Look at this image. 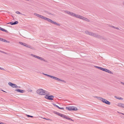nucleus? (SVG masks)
<instances>
[{
    "label": "nucleus",
    "instance_id": "22",
    "mask_svg": "<svg viewBox=\"0 0 124 124\" xmlns=\"http://www.w3.org/2000/svg\"><path fill=\"white\" fill-rule=\"evenodd\" d=\"M1 31H3L7 33H8V31L7 30H5L3 28L2 29Z\"/></svg>",
    "mask_w": 124,
    "mask_h": 124
},
{
    "label": "nucleus",
    "instance_id": "31",
    "mask_svg": "<svg viewBox=\"0 0 124 124\" xmlns=\"http://www.w3.org/2000/svg\"><path fill=\"white\" fill-rule=\"evenodd\" d=\"M16 13L18 14H21L20 12L19 11H16Z\"/></svg>",
    "mask_w": 124,
    "mask_h": 124
},
{
    "label": "nucleus",
    "instance_id": "46",
    "mask_svg": "<svg viewBox=\"0 0 124 124\" xmlns=\"http://www.w3.org/2000/svg\"><path fill=\"white\" fill-rule=\"evenodd\" d=\"M44 118V119H46V118Z\"/></svg>",
    "mask_w": 124,
    "mask_h": 124
},
{
    "label": "nucleus",
    "instance_id": "6",
    "mask_svg": "<svg viewBox=\"0 0 124 124\" xmlns=\"http://www.w3.org/2000/svg\"><path fill=\"white\" fill-rule=\"evenodd\" d=\"M101 101L103 102L108 105H110L111 104L110 102L109 101L102 98Z\"/></svg>",
    "mask_w": 124,
    "mask_h": 124
},
{
    "label": "nucleus",
    "instance_id": "21",
    "mask_svg": "<svg viewBox=\"0 0 124 124\" xmlns=\"http://www.w3.org/2000/svg\"><path fill=\"white\" fill-rule=\"evenodd\" d=\"M54 113L58 115L59 116H60V114H61V113H59L58 112H56V111H54Z\"/></svg>",
    "mask_w": 124,
    "mask_h": 124
},
{
    "label": "nucleus",
    "instance_id": "11",
    "mask_svg": "<svg viewBox=\"0 0 124 124\" xmlns=\"http://www.w3.org/2000/svg\"><path fill=\"white\" fill-rule=\"evenodd\" d=\"M117 106L120 108H124V104L121 103H118L117 104Z\"/></svg>",
    "mask_w": 124,
    "mask_h": 124
},
{
    "label": "nucleus",
    "instance_id": "26",
    "mask_svg": "<svg viewBox=\"0 0 124 124\" xmlns=\"http://www.w3.org/2000/svg\"><path fill=\"white\" fill-rule=\"evenodd\" d=\"M95 67L99 69L100 70V68H101V67H98V66H94Z\"/></svg>",
    "mask_w": 124,
    "mask_h": 124
},
{
    "label": "nucleus",
    "instance_id": "42",
    "mask_svg": "<svg viewBox=\"0 0 124 124\" xmlns=\"http://www.w3.org/2000/svg\"><path fill=\"white\" fill-rule=\"evenodd\" d=\"M18 87L20 88H21V87L20 86H18V87Z\"/></svg>",
    "mask_w": 124,
    "mask_h": 124
},
{
    "label": "nucleus",
    "instance_id": "2",
    "mask_svg": "<svg viewBox=\"0 0 124 124\" xmlns=\"http://www.w3.org/2000/svg\"><path fill=\"white\" fill-rule=\"evenodd\" d=\"M34 15L42 19H44L45 20H46L48 22H50L58 26H60V24L57 23L56 22H54L52 21L51 19L47 18L46 17H45L43 16L40 15L39 14H38L36 13H34Z\"/></svg>",
    "mask_w": 124,
    "mask_h": 124
},
{
    "label": "nucleus",
    "instance_id": "17",
    "mask_svg": "<svg viewBox=\"0 0 124 124\" xmlns=\"http://www.w3.org/2000/svg\"><path fill=\"white\" fill-rule=\"evenodd\" d=\"M60 116H61L63 118H65V119H66L67 117V116L66 115H65L64 114H60Z\"/></svg>",
    "mask_w": 124,
    "mask_h": 124
},
{
    "label": "nucleus",
    "instance_id": "32",
    "mask_svg": "<svg viewBox=\"0 0 124 124\" xmlns=\"http://www.w3.org/2000/svg\"><path fill=\"white\" fill-rule=\"evenodd\" d=\"M59 81H62V82H63L64 83H65L66 82V81H65L64 80H62L61 79H60V80H59Z\"/></svg>",
    "mask_w": 124,
    "mask_h": 124
},
{
    "label": "nucleus",
    "instance_id": "34",
    "mask_svg": "<svg viewBox=\"0 0 124 124\" xmlns=\"http://www.w3.org/2000/svg\"><path fill=\"white\" fill-rule=\"evenodd\" d=\"M0 69L2 70H4V68H1L0 67Z\"/></svg>",
    "mask_w": 124,
    "mask_h": 124
},
{
    "label": "nucleus",
    "instance_id": "29",
    "mask_svg": "<svg viewBox=\"0 0 124 124\" xmlns=\"http://www.w3.org/2000/svg\"><path fill=\"white\" fill-rule=\"evenodd\" d=\"M117 112L119 113L122 114V115H124V113H123L119 112V111H117Z\"/></svg>",
    "mask_w": 124,
    "mask_h": 124
},
{
    "label": "nucleus",
    "instance_id": "37",
    "mask_svg": "<svg viewBox=\"0 0 124 124\" xmlns=\"http://www.w3.org/2000/svg\"><path fill=\"white\" fill-rule=\"evenodd\" d=\"M43 74L44 75H45L46 76H47V75L48 74H44L43 73Z\"/></svg>",
    "mask_w": 124,
    "mask_h": 124
},
{
    "label": "nucleus",
    "instance_id": "25",
    "mask_svg": "<svg viewBox=\"0 0 124 124\" xmlns=\"http://www.w3.org/2000/svg\"><path fill=\"white\" fill-rule=\"evenodd\" d=\"M47 76L48 77H50L51 78H52L53 77V76H51V75H47Z\"/></svg>",
    "mask_w": 124,
    "mask_h": 124
},
{
    "label": "nucleus",
    "instance_id": "28",
    "mask_svg": "<svg viewBox=\"0 0 124 124\" xmlns=\"http://www.w3.org/2000/svg\"><path fill=\"white\" fill-rule=\"evenodd\" d=\"M19 43L21 45H23V43L22 42H19Z\"/></svg>",
    "mask_w": 124,
    "mask_h": 124
},
{
    "label": "nucleus",
    "instance_id": "40",
    "mask_svg": "<svg viewBox=\"0 0 124 124\" xmlns=\"http://www.w3.org/2000/svg\"><path fill=\"white\" fill-rule=\"evenodd\" d=\"M122 4H123V5L124 6V2H123V3H122Z\"/></svg>",
    "mask_w": 124,
    "mask_h": 124
},
{
    "label": "nucleus",
    "instance_id": "15",
    "mask_svg": "<svg viewBox=\"0 0 124 124\" xmlns=\"http://www.w3.org/2000/svg\"><path fill=\"white\" fill-rule=\"evenodd\" d=\"M85 34L91 36H92L93 35V33L92 32H90L87 31H85Z\"/></svg>",
    "mask_w": 124,
    "mask_h": 124
},
{
    "label": "nucleus",
    "instance_id": "27",
    "mask_svg": "<svg viewBox=\"0 0 124 124\" xmlns=\"http://www.w3.org/2000/svg\"><path fill=\"white\" fill-rule=\"evenodd\" d=\"M54 105L55 107H56L58 108H59V107L57 106V105H56L55 104H53Z\"/></svg>",
    "mask_w": 124,
    "mask_h": 124
},
{
    "label": "nucleus",
    "instance_id": "4",
    "mask_svg": "<svg viewBox=\"0 0 124 124\" xmlns=\"http://www.w3.org/2000/svg\"><path fill=\"white\" fill-rule=\"evenodd\" d=\"M47 93L46 94V95L45 96V98L48 100H53L54 96L52 95H49L50 94L47 92Z\"/></svg>",
    "mask_w": 124,
    "mask_h": 124
},
{
    "label": "nucleus",
    "instance_id": "16",
    "mask_svg": "<svg viewBox=\"0 0 124 124\" xmlns=\"http://www.w3.org/2000/svg\"><path fill=\"white\" fill-rule=\"evenodd\" d=\"M0 41L4 42H7L8 43H9L10 42L9 41H8L7 40H6L4 39H3L1 38H0Z\"/></svg>",
    "mask_w": 124,
    "mask_h": 124
},
{
    "label": "nucleus",
    "instance_id": "19",
    "mask_svg": "<svg viewBox=\"0 0 124 124\" xmlns=\"http://www.w3.org/2000/svg\"><path fill=\"white\" fill-rule=\"evenodd\" d=\"M93 97H94V98H96L98 100H100V101L101 100L102 98H101V97L96 96H94Z\"/></svg>",
    "mask_w": 124,
    "mask_h": 124
},
{
    "label": "nucleus",
    "instance_id": "41",
    "mask_svg": "<svg viewBox=\"0 0 124 124\" xmlns=\"http://www.w3.org/2000/svg\"><path fill=\"white\" fill-rule=\"evenodd\" d=\"M29 91L30 92H32V90H30Z\"/></svg>",
    "mask_w": 124,
    "mask_h": 124
},
{
    "label": "nucleus",
    "instance_id": "5",
    "mask_svg": "<svg viewBox=\"0 0 124 124\" xmlns=\"http://www.w3.org/2000/svg\"><path fill=\"white\" fill-rule=\"evenodd\" d=\"M66 108L69 111H77L78 110V109L77 107L74 106L66 107Z\"/></svg>",
    "mask_w": 124,
    "mask_h": 124
},
{
    "label": "nucleus",
    "instance_id": "44",
    "mask_svg": "<svg viewBox=\"0 0 124 124\" xmlns=\"http://www.w3.org/2000/svg\"><path fill=\"white\" fill-rule=\"evenodd\" d=\"M46 119L47 120H49V119Z\"/></svg>",
    "mask_w": 124,
    "mask_h": 124
},
{
    "label": "nucleus",
    "instance_id": "8",
    "mask_svg": "<svg viewBox=\"0 0 124 124\" xmlns=\"http://www.w3.org/2000/svg\"><path fill=\"white\" fill-rule=\"evenodd\" d=\"M8 84L10 86L13 88H17L18 87V86L16 84H13L11 82H9L8 83Z\"/></svg>",
    "mask_w": 124,
    "mask_h": 124
},
{
    "label": "nucleus",
    "instance_id": "33",
    "mask_svg": "<svg viewBox=\"0 0 124 124\" xmlns=\"http://www.w3.org/2000/svg\"><path fill=\"white\" fill-rule=\"evenodd\" d=\"M58 108L59 109H63L64 108H60L59 107V108Z\"/></svg>",
    "mask_w": 124,
    "mask_h": 124
},
{
    "label": "nucleus",
    "instance_id": "39",
    "mask_svg": "<svg viewBox=\"0 0 124 124\" xmlns=\"http://www.w3.org/2000/svg\"><path fill=\"white\" fill-rule=\"evenodd\" d=\"M2 28H1V27H0V30L1 31L2 29Z\"/></svg>",
    "mask_w": 124,
    "mask_h": 124
},
{
    "label": "nucleus",
    "instance_id": "43",
    "mask_svg": "<svg viewBox=\"0 0 124 124\" xmlns=\"http://www.w3.org/2000/svg\"><path fill=\"white\" fill-rule=\"evenodd\" d=\"M2 91H3V92H5L6 93V92H5V91H3V90H2Z\"/></svg>",
    "mask_w": 124,
    "mask_h": 124
},
{
    "label": "nucleus",
    "instance_id": "20",
    "mask_svg": "<svg viewBox=\"0 0 124 124\" xmlns=\"http://www.w3.org/2000/svg\"><path fill=\"white\" fill-rule=\"evenodd\" d=\"M115 97L116 98V99H118L119 100H123V98L121 97H117L116 96H115Z\"/></svg>",
    "mask_w": 124,
    "mask_h": 124
},
{
    "label": "nucleus",
    "instance_id": "10",
    "mask_svg": "<svg viewBox=\"0 0 124 124\" xmlns=\"http://www.w3.org/2000/svg\"><path fill=\"white\" fill-rule=\"evenodd\" d=\"M23 45L26 47H28L29 48H30V49H34V48L33 47H32L30 46V45H28L27 44L25 43H23Z\"/></svg>",
    "mask_w": 124,
    "mask_h": 124
},
{
    "label": "nucleus",
    "instance_id": "9",
    "mask_svg": "<svg viewBox=\"0 0 124 124\" xmlns=\"http://www.w3.org/2000/svg\"><path fill=\"white\" fill-rule=\"evenodd\" d=\"M93 37L97 38H99L101 39H104L103 37L100 35L97 34H96L93 33Z\"/></svg>",
    "mask_w": 124,
    "mask_h": 124
},
{
    "label": "nucleus",
    "instance_id": "23",
    "mask_svg": "<svg viewBox=\"0 0 124 124\" xmlns=\"http://www.w3.org/2000/svg\"><path fill=\"white\" fill-rule=\"evenodd\" d=\"M66 119H67V120H69L74 121V120H73L71 119L70 118H69L68 116H67Z\"/></svg>",
    "mask_w": 124,
    "mask_h": 124
},
{
    "label": "nucleus",
    "instance_id": "13",
    "mask_svg": "<svg viewBox=\"0 0 124 124\" xmlns=\"http://www.w3.org/2000/svg\"><path fill=\"white\" fill-rule=\"evenodd\" d=\"M15 91H16L21 93H23L25 92V91L24 90H22L19 89H16L15 90Z\"/></svg>",
    "mask_w": 124,
    "mask_h": 124
},
{
    "label": "nucleus",
    "instance_id": "24",
    "mask_svg": "<svg viewBox=\"0 0 124 124\" xmlns=\"http://www.w3.org/2000/svg\"><path fill=\"white\" fill-rule=\"evenodd\" d=\"M0 52L2 53H3L4 54H8V53H6V52H4L3 51H2L0 50Z\"/></svg>",
    "mask_w": 124,
    "mask_h": 124
},
{
    "label": "nucleus",
    "instance_id": "3",
    "mask_svg": "<svg viewBox=\"0 0 124 124\" xmlns=\"http://www.w3.org/2000/svg\"><path fill=\"white\" fill-rule=\"evenodd\" d=\"M36 92L37 93L41 95H45L47 93V91L41 89H38L37 90Z\"/></svg>",
    "mask_w": 124,
    "mask_h": 124
},
{
    "label": "nucleus",
    "instance_id": "1",
    "mask_svg": "<svg viewBox=\"0 0 124 124\" xmlns=\"http://www.w3.org/2000/svg\"><path fill=\"white\" fill-rule=\"evenodd\" d=\"M64 12L65 13H66L73 17L78 18L80 19L85 20L86 21H89V20L86 18L85 17L83 16L79 15L76 14L72 12H71L69 11L66 10Z\"/></svg>",
    "mask_w": 124,
    "mask_h": 124
},
{
    "label": "nucleus",
    "instance_id": "12",
    "mask_svg": "<svg viewBox=\"0 0 124 124\" xmlns=\"http://www.w3.org/2000/svg\"><path fill=\"white\" fill-rule=\"evenodd\" d=\"M102 70L106 72L112 74V73L111 71L106 69L103 68Z\"/></svg>",
    "mask_w": 124,
    "mask_h": 124
},
{
    "label": "nucleus",
    "instance_id": "35",
    "mask_svg": "<svg viewBox=\"0 0 124 124\" xmlns=\"http://www.w3.org/2000/svg\"><path fill=\"white\" fill-rule=\"evenodd\" d=\"M113 28H115L117 30H119V28L117 27H114V26H113Z\"/></svg>",
    "mask_w": 124,
    "mask_h": 124
},
{
    "label": "nucleus",
    "instance_id": "45",
    "mask_svg": "<svg viewBox=\"0 0 124 124\" xmlns=\"http://www.w3.org/2000/svg\"><path fill=\"white\" fill-rule=\"evenodd\" d=\"M1 122H0V124H1Z\"/></svg>",
    "mask_w": 124,
    "mask_h": 124
},
{
    "label": "nucleus",
    "instance_id": "30",
    "mask_svg": "<svg viewBox=\"0 0 124 124\" xmlns=\"http://www.w3.org/2000/svg\"><path fill=\"white\" fill-rule=\"evenodd\" d=\"M27 115V116H28V117H32V118L33 117V116H30L29 115Z\"/></svg>",
    "mask_w": 124,
    "mask_h": 124
},
{
    "label": "nucleus",
    "instance_id": "38",
    "mask_svg": "<svg viewBox=\"0 0 124 124\" xmlns=\"http://www.w3.org/2000/svg\"><path fill=\"white\" fill-rule=\"evenodd\" d=\"M103 68L101 67L100 68V70H103Z\"/></svg>",
    "mask_w": 124,
    "mask_h": 124
},
{
    "label": "nucleus",
    "instance_id": "14",
    "mask_svg": "<svg viewBox=\"0 0 124 124\" xmlns=\"http://www.w3.org/2000/svg\"><path fill=\"white\" fill-rule=\"evenodd\" d=\"M18 23V22L17 21H16L15 22H10L7 23V24H10L11 25H14L17 24Z\"/></svg>",
    "mask_w": 124,
    "mask_h": 124
},
{
    "label": "nucleus",
    "instance_id": "18",
    "mask_svg": "<svg viewBox=\"0 0 124 124\" xmlns=\"http://www.w3.org/2000/svg\"><path fill=\"white\" fill-rule=\"evenodd\" d=\"M52 78L55 79V80L58 81H59V80H60V79L59 78H57L56 77H54V76H53V77Z\"/></svg>",
    "mask_w": 124,
    "mask_h": 124
},
{
    "label": "nucleus",
    "instance_id": "7",
    "mask_svg": "<svg viewBox=\"0 0 124 124\" xmlns=\"http://www.w3.org/2000/svg\"><path fill=\"white\" fill-rule=\"evenodd\" d=\"M31 56H32L34 57L37 59L40 60H41L43 61L44 62L45 61V60L43 58H42L40 57L37 56L33 54H31Z\"/></svg>",
    "mask_w": 124,
    "mask_h": 124
},
{
    "label": "nucleus",
    "instance_id": "36",
    "mask_svg": "<svg viewBox=\"0 0 124 124\" xmlns=\"http://www.w3.org/2000/svg\"><path fill=\"white\" fill-rule=\"evenodd\" d=\"M120 83H121L123 85H124V83L123 82H120Z\"/></svg>",
    "mask_w": 124,
    "mask_h": 124
}]
</instances>
